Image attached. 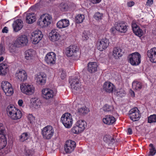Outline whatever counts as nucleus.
Here are the masks:
<instances>
[{"instance_id": "5", "label": "nucleus", "mask_w": 156, "mask_h": 156, "mask_svg": "<svg viewBox=\"0 0 156 156\" xmlns=\"http://www.w3.org/2000/svg\"><path fill=\"white\" fill-rule=\"evenodd\" d=\"M52 19V17L50 15L44 14L41 16L37 23L41 27H47L51 23Z\"/></svg>"}, {"instance_id": "54", "label": "nucleus", "mask_w": 156, "mask_h": 156, "mask_svg": "<svg viewBox=\"0 0 156 156\" xmlns=\"http://www.w3.org/2000/svg\"><path fill=\"white\" fill-rule=\"evenodd\" d=\"M116 30V27H113L112 28L110 29V31L111 33L114 34Z\"/></svg>"}, {"instance_id": "59", "label": "nucleus", "mask_w": 156, "mask_h": 156, "mask_svg": "<svg viewBox=\"0 0 156 156\" xmlns=\"http://www.w3.org/2000/svg\"><path fill=\"white\" fill-rule=\"evenodd\" d=\"M28 117L29 118L30 117V119H29V120H31L33 119V117L32 115H29L28 116Z\"/></svg>"}, {"instance_id": "15", "label": "nucleus", "mask_w": 156, "mask_h": 156, "mask_svg": "<svg viewBox=\"0 0 156 156\" xmlns=\"http://www.w3.org/2000/svg\"><path fill=\"white\" fill-rule=\"evenodd\" d=\"M76 143L73 141L69 140L66 141L64 146L65 151L66 153H71L76 147Z\"/></svg>"}, {"instance_id": "3", "label": "nucleus", "mask_w": 156, "mask_h": 156, "mask_svg": "<svg viewBox=\"0 0 156 156\" xmlns=\"http://www.w3.org/2000/svg\"><path fill=\"white\" fill-rule=\"evenodd\" d=\"M20 89L22 92L27 95L33 94L35 91V88L33 85L27 83L21 84Z\"/></svg>"}, {"instance_id": "21", "label": "nucleus", "mask_w": 156, "mask_h": 156, "mask_svg": "<svg viewBox=\"0 0 156 156\" xmlns=\"http://www.w3.org/2000/svg\"><path fill=\"white\" fill-rule=\"evenodd\" d=\"M147 55L152 62H156V48H154L148 50Z\"/></svg>"}, {"instance_id": "1", "label": "nucleus", "mask_w": 156, "mask_h": 156, "mask_svg": "<svg viewBox=\"0 0 156 156\" xmlns=\"http://www.w3.org/2000/svg\"><path fill=\"white\" fill-rule=\"evenodd\" d=\"M6 112L8 116L13 120L20 119L22 115V112L19 109L11 105L7 107Z\"/></svg>"}, {"instance_id": "58", "label": "nucleus", "mask_w": 156, "mask_h": 156, "mask_svg": "<svg viewBox=\"0 0 156 156\" xmlns=\"http://www.w3.org/2000/svg\"><path fill=\"white\" fill-rule=\"evenodd\" d=\"M128 133H129V134L130 135V134H132V129L131 128H128Z\"/></svg>"}, {"instance_id": "60", "label": "nucleus", "mask_w": 156, "mask_h": 156, "mask_svg": "<svg viewBox=\"0 0 156 156\" xmlns=\"http://www.w3.org/2000/svg\"><path fill=\"white\" fill-rule=\"evenodd\" d=\"M4 59L3 57L1 56L0 57V62L2 61Z\"/></svg>"}, {"instance_id": "64", "label": "nucleus", "mask_w": 156, "mask_h": 156, "mask_svg": "<svg viewBox=\"0 0 156 156\" xmlns=\"http://www.w3.org/2000/svg\"><path fill=\"white\" fill-rule=\"evenodd\" d=\"M122 92H122L123 94L122 95V96H123V95H124L125 94V91H123Z\"/></svg>"}, {"instance_id": "10", "label": "nucleus", "mask_w": 156, "mask_h": 156, "mask_svg": "<svg viewBox=\"0 0 156 156\" xmlns=\"http://www.w3.org/2000/svg\"><path fill=\"white\" fill-rule=\"evenodd\" d=\"M4 129L3 125L0 123V149L4 148L7 143L5 136L3 134Z\"/></svg>"}, {"instance_id": "36", "label": "nucleus", "mask_w": 156, "mask_h": 156, "mask_svg": "<svg viewBox=\"0 0 156 156\" xmlns=\"http://www.w3.org/2000/svg\"><path fill=\"white\" fill-rule=\"evenodd\" d=\"M30 136V134L28 133H23L20 136V141L24 142L27 140Z\"/></svg>"}, {"instance_id": "18", "label": "nucleus", "mask_w": 156, "mask_h": 156, "mask_svg": "<svg viewBox=\"0 0 156 156\" xmlns=\"http://www.w3.org/2000/svg\"><path fill=\"white\" fill-rule=\"evenodd\" d=\"M98 65L95 62H90L87 64V71L90 73H94L98 70Z\"/></svg>"}, {"instance_id": "56", "label": "nucleus", "mask_w": 156, "mask_h": 156, "mask_svg": "<svg viewBox=\"0 0 156 156\" xmlns=\"http://www.w3.org/2000/svg\"><path fill=\"white\" fill-rule=\"evenodd\" d=\"M7 29H8L7 27H4L2 30V32L5 33H8V30Z\"/></svg>"}, {"instance_id": "53", "label": "nucleus", "mask_w": 156, "mask_h": 156, "mask_svg": "<svg viewBox=\"0 0 156 156\" xmlns=\"http://www.w3.org/2000/svg\"><path fill=\"white\" fill-rule=\"evenodd\" d=\"M66 76V75L65 72L63 71H62L61 75V79L63 80L65 78Z\"/></svg>"}, {"instance_id": "22", "label": "nucleus", "mask_w": 156, "mask_h": 156, "mask_svg": "<svg viewBox=\"0 0 156 156\" xmlns=\"http://www.w3.org/2000/svg\"><path fill=\"white\" fill-rule=\"evenodd\" d=\"M49 39L52 41H58L60 38V35L56 30H53L49 34Z\"/></svg>"}, {"instance_id": "34", "label": "nucleus", "mask_w": 156, "mask_h": 156, "mask_svg": "<svg viewBox=\"0 0 156 156\" xmlns=\"http://www.w3.org/2000/svg\"><path fill=\"white\" fill-rule=\"evenodd\" d=\"M133 88L134 89L137 90H140L142 87V83L139 82L134 81L132 83Z\"/></svg>"}, {"instance_id": "61", "label": "nucleus", "mask_w": 156, "mask_h": 156, "mask_svg": "<svg viewBox=\"0 0 156 156\" xmlns=\"http://www.w3.org/2000/svg\"><path fill=\"white\" fill-rule=\"evenodd\" d=\"M153 33L154 34L156 35V29L153 30Z\"/></svg>"}, {"instance_id": "12", "label": "nucleus", "mask_w": 156, "mask_h": 156, "mask_svg": "<svg viewBox=\"0 0 156 156\" xmlns=\"http://www.w3.org/2000/svg\"><path fill=\"white\" fill-rule=\"evenodd\" d=\"M28 42L27 37L24 35L18 37L14 42L16 46H23L27 45Z\"/></svg>"}, {"instance_id": "47", "label": "nucleus", "mask_w": 156, "mask_h": 156, "mask_svg": "<svg viewBox=\"0 0 156 156\" xmlns=\"http://www.w3.org/2000/svg\"><path fill=\"white\" fill-rule=\"evenodd\" d=\"M71 82V85H72L73 86H74V84H75L76 83H78L80 82L79 79L78 78L75 77L72 80L70 81Z\"/></svg>"}, {"instance_id": "6", "label": "nucleus", "mask_w": 156, "mask_h": 156, "mask_svg": "<svg viewBox=\"0 0 156 156\" xmlns=\"http://www.w3.org/2000/svg\"><path fill=\"white\" fill-rule=\"evenodd\" d=\"M140 55L137 52H135L129 55V61L133 66L138 65L141 62Z\"/></svg>"}, {"instance_id": "55", "label": "nucleus", "mask_w": 156, "mask_h": 156, "mask_svg": "<svg viewBox=\"0 0 156 156\" xmlns=\"http://www.w3.org/2000/svg\"><path fill=\"white\" fill-rule=\"evenodd\" d=\"M18 103L19 106H22L23 104V100L21 99L19 100L18 102Z\"/></svg>"}, {"instance_id": "23", "label": "nucleus", "mask_w": 156, "mask_h": 156, "mask_svg": "<svg viewBox=\"0 0 156 156\" xmlns=\"http://www.w3.org/2000/svg\"><path fill=\"white\" fill-rule=\"evenodd\" d=\"M12 26L14 30L16 32H18L20 30L23 26V21L20 19L16 20L14 22Z\"/></svg>"}, {"instance_id": "9", "label": "nucleus", "mask_w": 156, "mask_h": 156, "mask_svg": "<svg viewBox=\"0 0 156 156\" xmlns=\"http://www.w3.org/2000/svg\"><path fill=\"white\" fill-rule=\"evenodd\" d=\"M129 116L133 121H138L141 117L139 111L136 108L131 109L129 112Z\"/></svg>"}, {"instance_id": "32", "label": "nucleus", "mask_w": 156, "mask_h": 156, "mask_svg": "<svg viewBox=\"0 0 156 156\" xmlns=\"http://www.w3.org/2000/svg\"><path fill=\"white\" fill-rule=\"evenodd\" d=\"M103 140L105 142L108 144H112L115 141L114 138L112 137L110 135H108L105 136L103 137Z\"/></svg>"}, {"instance_id": "29", "label": "nucleus", "mask_w": 156, "mask_h": 156, "mask_svg": "<svg viewBox=\"0 0 156 156\" xmlns=\"http://www.w3.org/2000/svg\"><path fill=\"white\" fill-rule=\"evenodd\" d=\"M122 50L119 48H114L113 51V56L116 59L121 57L122 56Z\"/></svg>"}, {"instance_id": "14", "label": "nucleus", "mask_w": 156, "mask_h": 156, "mask_svg": "<svg viewBox=\"0 0 156 156\" xmlns=\"http://www.w3.org/2000/svg\"><path fill=\"white\" fill-rule=\"evenodd\" d=\"M42 92V97L46 100L52 98L56 94V92H54L52 90L47 88L43 89Z\"/></svg>"}, {"instance_id": "49", "label": "nucleus", "mask_w": 156, "mask_h": 156, "mask_svg": "<svg viewBox=\"0 0 156 156\" xmlns=\"http://www.w3.org/2000/svg\"><path fill=\"white\" fill-rule=\"evenodd\" d=\"M89 38L88 36L86 33H83L82 34V39L85 41L87 40Z\"/></svg>"}, {"instance_id": "19", "label": "nucleus", "mask_w": 156, "mask_h": 156, "mask_svg": "<svg viewBox=\"0 0 156 156\" xmlns=\"http://www.w3.org/2000/svg\"><path fill=\"white\" fill-rule=\"evenodd\" d=\"M16 77L19 81L24 82L27 78V75L26 72L24 70H20L16 74Z\"/></svg>"}, {"instance_id": "38", "label": "nucleus", "mask_w": 156, "mask_h": 156, "mask_svg": "<svg viewBox=\"0 0 156 156\" xmlns=\"http://www.w3.org/2000/svg\"><path fill=\"white\" fill-rule=\"evenodd\" d=\"M80 82L74 84V86H73L72 85H71L73 91L76 93L79 92L80 90Z\"/></svg>"}, {"instance_id": "7", "label": "nucleus", "mask_w": 156, "mask_h": 156, "mask_svg": "<svg viewBox=\"0 0 156 156\" xmlns=\"http://www.w3.org/2000/svg\"><path fill=\"white\" fill-rule=\"evenodd\" d=\"M54 130L51 126H48L44 127L42 130V136L44 139L49 140L51 138L54 133Z\"/></svg>"}, {"instance_id": "16", "label": "nucleus", "mask_w": 156, "mask_h": 156, "mask_svg": "<svg viewBox=\"0 0 156 156\" xmlns=\"http://www.w3.org/2000/svg\"><path fill=\"white\" fill-rule=\"evenodd\" d=\"M56 55L52 52L47 53L46 55L45 60L46 63L51 65L55 64L56 62Z\"/></svg>"}, {"instance_id": "50", "label": "nucleus", "mask_w": 156, "mask_h": 156, "mask_svg": "<svg viewBox=\"0 0 156 156\" xmlns=\"http://www.w3.org/2000/svg\"><path fill=\"white\" fill-rule=\"evenodd\" d=\"M4 51L5 48L3 47L2 44H0V55L4 53Z\"/></svg>"}, {"instance_id": "31", "label": "nucleus", "mask_w": 156, "mask_h": 156, "mask_svg": "<svg viewBox=\"0 0 156 156\" xmlns=\"http://www.w3.org/2000/svg\"><path fill=\"white\" fill-rule=\"evenodd\" d=\"M76 125L83 131L85 129V127L87 126V123L85 121L80 120L77 122Z\"/></svg>"}, {"instance_id": "43", "label": "nucleus", "mask_w": 156, "mask_h": 156, "mask_svg": "<svg viewBox=\"0 0 156 156\" xmlns=\"http://www.w3.org/2000/svg\"><path fill=\"white\" fill-rule=\"evenodd\" d=\"M149 146L151 147V148L149 149L150 154L153 156L156 154V150L152 144H151L149 145Z\"/></svg>"}, {"instance_id": "52", "label": "nucleus", "mask_w": 156, "mask_h": 156, "mask_svg": "<svg viewBox=\"0 0 156 156\" xmlns=\"http://www.w3.org/2000/svg\"><path fill=\"white\" fill-rule=\"evenodd\" d=\"M134 2L133 1H130L127 2V5L129 7H131L134 5Z\"/></svg>"}, {"instance_id": "13", "label": "nucleus", "mask_w": 156, "mask_h": 156, "mask_svg": "<svg viewBox=\"0 0 156 156\" xmlns=\"http://www.w3.org/2000/svg\"><path fill=\"white\" fill-rule=\"evenodd\" d=\"M109 45L108 39L104 38L99 40L97 43V48L100 51H103L107 48Z\"/></svg>"}, {"instance_id": "26", "label": "nucleus", "mask_w": 156, "mask_h": 156, "mask_svg": "<svg viewBox=\"0 0 156 156\" xmlns=\"http://www.w3.org/2000/svg\"><path fill=\"white\" fill-rule=\"evenodd\" d=\"M127 26L125 23L121 22L119 23L116 26V30L121 32H125L127 30Z\"/></svg>"}, {"instance_id": "2", "label": "nucleus", "mask_w": 156, "mask_h": 156, "mask_svg": "<svg viewBox=\"0 0 156 156\" xmlns=\"http://www.w3.org/2000/svg\"><path fill=\"white\" fill-rule=\"evenodd\" d=\"M66 54L69 57H78L80 55L79 47L76 45H70L66 48Z\"/></svg>"}, {"instance_id": "40", "label": "nucleus", "mask_w": 156, "mask_h": 156, "mask_svg": "<svg viewBox=\"0 0 156 156\" xmlns=\"http://www.w3.org/2000/svg\"><path fill=\"white\" fill-rule=\"evenodd\" d=\"M148 122L149 123H155L156 122V115H151L148 117Z\"/></svg>"}, {"instance_id": "44", "label": "nucleus", "mask_w": 156, "mask_h": 156, "mask_svg": "<svg viewBox=\"0 0 156 156\" xmlns=\"http://www.w3.org/2000/svg\"><path fill=\"white\" fill-rule=\"evenodd\" d=\"M14 42V44L11 45L9 48V50L10 53L12 54H14L16 53L17 52L16 48L18 47V46H16Z\"/></svg>"}, {"instance_id": "57", "label": "nucleus", "mask_w": 156, "mask_h": 156, "mask_svg": "<svg viewBox=\"0 0 156 156\" xmlns=\"http://www.w3.org/2000/svg\"><path fill=\"white\" fill-rule=\"evenodd\" d=\"M91 2L94 4H96L99 3L101 0H91Z\"/></svg>"}, {"instance_id": "42", "label": "nucleus", "mask_w": 156, "mask_h": 156, "mask_svg": "<svg viewBox=\"0 0 156 156\" xmlns=\"http://www.w3.org/2000/svg\"><path fill=\"white\" fill-rule=\"evenodd\" d=\"M103 109L105 112H109L113 110V107L112 105L106 104L104 106Z\"/></svg>"}, {"instance_id": "33", "label": "nucleus", "mask_w": 156, "mask_h": 156, "mask_svg": "<svg viewBox=\"0 0 156 156\" xmlns=\"http://www.w3.org/2000/svg\"><path fill=\"white\" fill-rule=\"evenodd\" d=\"M34 50L32 49H29L25 52V58L28 60L31 59L33 57Z\"/></svg>"}, {"instance_id": "39", "label": "nucleus", "mask_w": 156, "mask_h": 156, "mask_svg": "<svg viewBox=\"0 0 156 156\" xmlns=\"http://www.w3.org/2000/svg\"><path fill=\"white\" fill-rule=\"evenodd\" d=\"M58 7L61 11L65 12L67 10L68 7L67 4L64 2H62L59 4Z\"/></svg>"}, {"instance_id": "4", "label": "nucleus", "mask_w": 156, "mask_h": 156, "mask_svg": "<svg viewBox=\"0 0 156 156\" xmlns=\"http://www.w3.org/2000/svg\"><path fill=\"white\" fill-rule=\"evenodd\" d=\"M61 121L66 128H69L72 125L73 119L71 115L69 113L63 114L61 118Z\"/></svg>"}, {"instance_id": "17", "label": "nucleus", "mask_w": 156, "mask_h": 156, "mask_svg": "<svg viewBox=\"0 0 156 156\" xmlns=\"http://www.w3.org/2000/svg\"><path fill=\"white\" fill-rule=\"evenodd\" d=\"M46 76L45 74L41 73L35 75V80L38 84L42 85L46 83Z\"/></svg>"}, {"instance_id": "35", "label": "nucleus", "mask_w": 156, "mask_h": 156, "mask_svg": "<svg viewBox=\"0 0 156 156\" xmlns=\"http://www.w3.org/2000/svg\"><path fill=\"white\" fill-rule=\"evenodd\" d=\"M89 112V110L86 107H83L78 109V113L81 115H83L87 114Z\"/></svg>"}, {"instance_id": "63", "label": "nucleus", "mask_w": 156, "mask_h": 156, "mask_svg": "<svg viewBox=\"0 0 156 156\" xmlns=\"http://www.w3.org/2000/svg\"><path fill=\"white\" fill-rule=\"evenodd\" d=\"M132 93L131 94V95L132 96H134L135 94H134V92L133 91H132Z\"/></svg>"}, {"instance_id": "45", "label": "nucleus", "mask_w": 156, "mask_h": 156, "mask_svg": "<svg viewBox=\"0 0 156 156\" xmlns=\"http://www.w3.org/2000/svg\"><path fill=\"white\" fill-rule=\"evenodd\" d=\"M32 102L33 103V105L36 106L37 107L39 106L41 104L40 100L38 98H34L32 99Z\"/></svg>"}, {"instance_id": "48", "label": "nucleus", "mask_w": 156, "mask_h": 156, "mask_svg": "<svg viewBox=\"0 0 156 156\" xmlns=\"http://www.w3.org/2000/svg\"><path fill=\"white\" fill-rule=\"evenodd\" d=\"M34 152L33 150H26V155L28 156H32L34 154Z\"/></svg>"}, {"instance_id": "8", "label": "nucleus", "mask_w": 156, "mask_h": 156, "mask_svg": "<svg viewBox=\"0 0 156 156\" xmlns=\"http://www.w3.org/2000/svg\"><path fill=\"white\" fill-rule=\"evenodd\" d=\"M1 87L6 96H11L13 93V90L12 85L8 81H2Z\"/></svg>"}, {"instance_id": "27", "label": "nucleus", "mask_w": 156, "mask_h": 156, "mask_svg": "<svg viewBox=\"0 0 156 156\" xmlns=\"http://www.w3.org/2000/svg\"><path fill=\"white\" fill-rule=\"evenodd\" d=\"M132 26L133 31L136 35L139 37H141L143 35V32L142 30L136 24H132Z\"/></svg>"}, {"instance_id": "24", "label": "nucleus", "mask_w": 156, "mask_h": 156, "mask_svg": "<svg viewBox=\"0 0 156 156\" xmlns=\"http://www.w3.org/2000/svg\"><path fill=\"white\" fill-rule=\"evenodd\" d=\"M69 21L66 19L61 20L57 23V27L59 29L66 28L69 26Z\"/></svg>"}, {"instance_id": "46", "label": "nucleus", "mask_w": 156, "mask_h": 156, "mask_svg": "<svg viewBox=\"0 0 156 156\" xmlns=\"http://www.w3.org/2000/svg\"><path fill=\"white\" fill-rule=\"evenodd\" d=\"M71 130L73 133L76 134H77L82 132L81 129L76 125L75 126L72 128Z\"/></svg>"}, {"instance_id": "28", "label": "nucleus", "mask_w": 156, "mask_h": 156, "mask_svg": "<svg viewBox=\"0 0 156 156\" xmlns=\"http://www.w3.org/2000/svg\"><path fill=\"white\" fill-rule=\"evenodd\" d=\"M26 20L28 24L31 23L36 20V16L34 13H33L27 14L26 17Z\"/></svg>"}, {"instance_id": "25", "label": "nucleus", "mask_w": 156, "mask_h": 156, "mask_svg": "<svg viewBox=\"0 0 156 156\" xmlns=\"http://www.w3.org/2000/svg\"><path fill=\"white\" fill-rule=\"evenodd\" d=\"M115 118L112 116L107 115L103 118V121L104 123L108 125L113 124L115 121Z\"/></svg>"}, {"instance_id": "30", "label": "nucleus", "mask_w": 156, "mask_h": 156, "mask_svg": "<svg viewBox=\"0 0 156 156\" xmlns=\"http://www.w3.org/2000/svg\"><path fill=\"white\" fill-rule=\"evenodd\" d=\"M8 70V66L6 64L2 63L0 64V75H5Z\"/></svg>"}, {"instance_id": "11", "label": "nucleus", "mask_w": 156, "mask_h": 156, "mask_svg": "<svg viewBox=\"0 0 156 156\" xmlns=\"http://www.w3.org/2000/svg\"><path fill=\"white\" fill-rule=\"evenodd\" d=\"M31 36V41L34 44L38 43L43 37L41 32L39 30H36L32 32Z\"/></svg>"}, {"instance_id": "51", "label": "nucleus", "mask_w": 156, "mask_h": 156, "mask_svg": "<svg viewBox=\"0 0 156 156\" xmlns=\"http://www.w3.org/2000/svg\"><path fill=\"white\" fill-rule=\"evenodd\" d=\"M153 0H147V2L146 5L148 6H150L153 4Z\"/></svg>"}, {"instance_id": "20", "label": "nucleus", "mask_w": 156, "mask_h": 156, "mask_svg": "<svg viewBox=\"0 0 156 156\" xmlns=\"http://www.w3.org/2000/svg\"><path fill=\"white\" fill-rule=\"evenodd\" d=\"M103 87L104 90L106 92L112 93L115 89V87L111 83L108 81L105 82L103 84Z\"/></svg>"}, {"instance_id": "37", "label": "nucleus", "mask_w": 156, "mask_h": 156, "mask_svg": "<svg viewBox=\"0 0 156 156\" xmlns=\"http://www.w3.org/2000/svg\"><path fill=\"white\" fill-rule=\"evenodd\" d=\"M84 19V15L78 14L75 17V20L76 23H82Z\"/></svg>"}, {"instance_id": "62", "label": "nucleus", "mask_w": 156, "mask_h": 156, "mask_svg": "<svg viewBox=\"0 0 156 156\" xmlns=\"http://www.w3.org/2000/svg\"><path fill=\"white\" fill-rule=\"evenodd\" d=\"M122 91H119V92L118 93V95H119V96H121V94H122Z\"/></svg>"}, {"instance_id": "41", "label": "nucleus", "mask_w": 156, "mask_h": 156, "mask_svg": "<svg viewBox=\"0 0 156 156\" xmlns=\"http://www.w3.org/2000/svg\"><path fill=\"white\" fill-rule=\"evenodd\" d=\"M103 16V14L102 13H101L99 12H97L95 13L94 15V18L96 20L99 21L101 20Z\"/></svg>"}]
</instances>
